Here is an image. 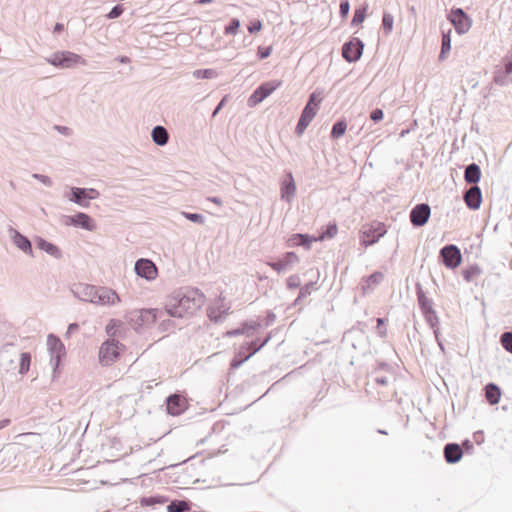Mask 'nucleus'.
<instances>
[{"label": "nucleus", "mask_w": 512, "mask_h": 512, "mask_svg": "<svg viewBox=\"0 0 512 512\" xmlns=\"http://www.w3.org/2000/svg\"><path fill=\"white\" fill-rule=\"evenodd\" d=\"M205 302V295L197 288L186 287L171 294L165 303L164 316L183 318L193 315Z\"/></svg>", "instance_id": "nucleus-1"}, {"label": "nucleus", "mask_w": 512, "mask_h": 512, "mask_svg": "<svg viewBox=\"0 0 512 512\" xmlns=\"http://www.w3.org/2000/svg\"><path fill=\"white\" fill-rule=\"evenodd\" d=\"M71 291L79 300L96 305H114L121 301L119 295L107 287H96L90 284L79 283L74 285Z\"/></svg>", "instance_id": "nucleus-2"}, {"label": "nucleus", "mask_w": 512, "mask_h": 512, "mask_svg": "<svg viewBox=\"0 0 512 512\" xmlns=\"http://www.w3.org/2000/svg\"><path fill=\"white\" fill-rule=\"evenodd\" d=\"M45 61L57 68L69 69L77 65H86V60L71 51H57L45 58Z\"/></svg>", "instance_id": "nucleus-3"}, {"label": "nucleus", "mask_w": 512, "mask_h": 512, "mask_svg": "<svg viewBox=\"0 0 512 512\" xmlns=\"http://www.w3.org/2000/svg\"><path fill=\"white\" fill-rule=\"evenodd\" d=\"M164 317L163 310L141 309L131 311L128 315V320L134 329H139L143 326H149Z\"/></svg>", "instance_id": "nucleus-4"}, {"label": "nucleus", "mask_w": 512, "mask_h": 512, "mask_svg": "<svg viewBox=\"0 0 512 512\" xmlns=\"http://www.w3.org/2000/svg\"><path fill=\"white\" fill-rule=\"evenodd\" d=\"M493 82L499 86H507L512 83V52L507 54L501 64L495 67Z\"/></svg>", "instance_id": "nucleus-5"}, {"label": "nucleus", "mask_w": 512, "mask_h": 512, "mask_svg": "<svg viewBox=\"0 0 512 512\" xmlns=\"http://www.w3.org/2000/svg\"><path fill=\"white\" fill-rule=\"evenodd\" d=\"M120 347H123V345L115 339H108L102 343L99 349L100 363L104 366H108L114 363L120 356Z\"/></svg>", "instance_id": "nucleus-6"}, {"label": "nucleus", "mask_w": 512, "mask_h": 512, "mask_svg": "<svg viewBox=\"0 0 512 512\" xmlns=\"http://www.w3.org/2000/svg\"><path fill=\"white\" fill-rule=\"evenodd\" d=\"M447 19L459 35L467 33L472 26V19L462 8H452Z\"/></svg>", "instance_id": "nucleus-7"}, {"label": "nucleus", "mask_w": 512, "mask_h": 512, "mask_svg": "<svg viewBox=\"0 0 512 512\" xmlns=\"http://www.w3.org/2000/svg\"><path fill=\"white\" fill-rule=\"evenodd\" d=\"M382 236H384V224L381 222L365 224L361 229V242L365 247L376 243Z\"/></svg>", "instance_id": "nucleus-8"}, {"label": "nucleus", "mask_w": 512, "mask_h": 512, "mask_svg": "<svg viewBox=\"0 0 512 512\" xmlns=\"http://www.w3.org/2000/svg\"><path fill=\"white\" fill-rule=\"evenodd\" d=\"M439 258L449 269L457 268L462 261L461 251L454 244H448L442 247L439 252Z\"/></svg>", "instance_id": "nucleus-9"}, {"label": "nucleus", "mask_w": 512, "mask_h": 512, "mask_svg": "<svg viewBox=\"0 0 512 512\" xmlns=\"http://www.w3.org/2000/svg\"><path fill=\"white\" fill-rule=\"evenodd\" d=\"M47 346L50 352V364L56 370L60 364L61 358L65 355V347L61 340L53 334L47 337Z\"/></svg>", "instance_id": "nucleus-10"}, {"label": "nucleus", "mask_w": 512, "mask_h": 512, "mask_svg": "<svg viewBox=\"0 0 512 512\" xmlns=\"http://www.w3.org/2000/svg\"><path fill=\"white\" fill-rule=\"evenodd\" d=\"M279 81H269L261 84L248 98V105L255 106L271 95L279 86Z\"/></svg>", "instance_id": "nucleus-11"}, {"label": "nucleus", "mask_w": 512, "mask_h": 512, "mask_svg": "<svg viewBox=\"0 0 512 512\" xmlns=\"http://www.w3.org/2000/svg\"><path fill=\"white\" fill-rule=\"evenodd\" d=\"M431 209L430 206L426 203L417 204L410 211V222L414 227H422L424 226L430 217Z\"/></svg>", "instance_id": "nucleus-12"}, {"label": "nucleus", "mask_w": 512, "mask_h": 512, "mask_svg": "<svg viewBox=\"0 0 512 512\" xmlns=\"http://www.w3.org/2000/svg\"><path fill=\"white\" fill-rule=\"evenodd\" d=\"M363 43L358 38H353L352 40L346 42L342 47V56L348 62L357 61L363 51Z\"/></svg>", "instance_id": "nucleus-13"}, {"label": "nucleus", "mask_w": 512, "mask_h": 512, "mask_svg": "<svg viewBox=\"0 0 512 512\" xmlns=\"http://www.w3.org/2000/svg\"><path fill=\"white\" fill-rule=\"evenodd\" d=\"M134 269L138 276L148 281L154 280L158 274L156 265L149 259L142 258L137 260Z\"/></svg>", "instance_id": "nucleus-14"}, {"label": "nucleus", "mask_w": 512, "mask_h": 512, "mask_svg": "<svg viewBox=\"0 0 512 512\" xmlns=\"http://www.w3.org/2000/svg\"><path fill=\"white\" fill-rule=\"evenodd\" d=\"M298 262L299 258L294 252H287L278 261L267 262V265L277 273H282L290 270Z\"/></svg>", "instance_id": "nucleus-15"}, {"label": "nucleus", "mask_w": 512, "mask_h": 512, "mask_svg": "<svg viewBox=\"0 0 512 512\" xmlns=\"http://www.w3.org/2000/svg\"><path fill=\"white\" fill-rule=\"evenodd\" d=\"M9 236L13 242V244L25 254L33 257V249L30 240L21 234L18 230L9 227L8 229Z\"/></svg>", "instance_id": "nucleus-16"}, {"label": "nucleus", "mask_w": 512, "mask_h": 512, "mask_svg": "<svg viewBox=\"0 0 512 512\" xmlns=\"http://www.w3.org/2000/svg\"><path fill=\"white\" fill-rule=\"evenodd\" d=\"M317 110L318 103H315V106H312L310 104L305 105L295 128L296 134L301 135L304 132V130L315 117Z\"/></svg>", "instance_id": "nucleus-17"}, {"label": "nucleus", "mask_w": 512, "mask_h": 512, "mask_svg": "<svg viewBox=\"0 0 512 512\" xmlns=\"http://www.w3.org/2000/svg\"><path fill=\"white\" fill-rule=\"evenodd\" d=\"M168 414L178 416L182 414L187 407L186 399L179 394H172L166 399Z\"/></svg>", "instance_id": "nucleus-18"}, {"label": "nucleus", "mask_w": 512, "mask_h": 512, "mask_svg": "<svg viewBox=\"0 0 512 512\" xmlns=\"http://www.w3.org/2000/svg\"><path fill=\"white\" fill-rule=\"evenodd\" d=\"M281 199L291 203L296 194V185L292 172H287L280 186Z\"/></svg>", "instance_id": "nucleus-19"}, {"label": "nucleus", "mask_w": 512, "mask_h": 512, "mask_svg": "<svg viewBox=\"0 0 512 512\" xmlns=\"http://www.w3.org/2000/svg\"><path fill=\"white\" fill-rule=\"evenodd\" d=\"M464 201L469 209H479L482 203V192L479 186H471L468 190H466L464 193Z\"/></svg>", "instance_id": "nucleus-20"}, {"label": "nucleus", "mask_w": 512, "mask_h": 512, "mask_svg": "<svg viewBox=\"0 0 512 512\" xmlns=\"http://www.w3.org/2000/svg\"><path fill=\"white\" fill-rule=\"evenodd\" d=\"M444 459L448 464L458 463L462 456L463 450L457 443H447L443 449Z\"/></svg>", "instance_id": "nucleus-21"}, {"label": "nucleus", "mask_w": 512, "mask_h": 512, "mask_svg": "<svg viewBox=\"0 0 512 512\" xmlns=\"http://www.w3.org/2000/svg\"><path fill=\"white\" fill-rule=\"evenodd\" d=\"M70 224L79 226L87 231H95L97 225L95 221L86 213L78 212L76 215L69 217Z\"/></svg>", "instance_id": "nucleus-22"}, {"label": "nucleus", "mask_w": 512, "mask_h": 512, "mask_svg": "<svg viewBox=\"0 0 512 512\" xmlns=\"http://www.w3.org/2000/svg\"><path fill=\"white\" fill-rule=\"evenodd\" d=\"M481 179V169L478 164L470 163L465 167L464 180L472 186L477 185Z\"/></svg>", "instance_id": "nucleus-23"}, {"label": "nucleus", "mask_w": 512, "mask_h": 512, "mask_svg": "<svg viewBox=\"0 0 512 512\" xmlns=\"http://www.w3.org/2000/svg\"><path fill=\"white\" fill-rule=\"evenodd\" d=\"M35 243L40 250L45 251L47 254L54 257L55 259L62 258V252L60 248L54 245L53 243L48 242L42 237H37Z\"/></svg>", "instance_id": "nucleus-24"}, {"label": "nucleus", "mask_w": 512, "mask_h": 512, "mask_svg": "<svg viewBox=\"0 0 512 512\" xmlns=\"http://www.w3.org/2000/svg\"><path fill=\"white\" fill-rule=\"evenodd\" d=\"M248 346L244 343L240 346L238 351L235 353L233 359L231 360L230 367L232 369L239 368L245 361H247L251 356V352H247Z\"/></svg>", "instance_id": "nucleus-25"}, {"label": "nucleus", "mask_w": 512, "mask_h": 512, "mask_svg": "<svg viewBox=\"0 0 512 512\" xmlns=\"http://www.w3.org/2000/svg\"><path fill=\"white\" fill-rule=\"evenodd\" d=\"M485 398L490 405H496L501 398V389L495 383H488L485 388Z\"/></svg>", "instance_id": "nucleus-26"}, {"label": "nucleus", "mask_w": 512, "mask_h": 512, "mask_svg": "<svg viewBox=\"0 0 512 512\" xmlns=\"http://www.w3.org/2000/svg\"><path fill=\"white\" fill-rule=\"evenodd\" d=\"M151 136H152L153 142L159 146L166 145L169 140L168 131L163 126L154 127L152 130Z\"/></svg>", "instance_id": "nucleus-27"}, {"label": "nucleus", "mask_w": 512, "mask_h": 512, "mask_svg": "<svg viewBox=\"0 0 512 512\" xmlns=\"http://www.w3.org/2000/svg\"><path fill=\"white\" fill-rule=\"evenodd\" d=\"M383 280V274L381 272H375L367 277L362 284V290L364 294L372 291L375 286L379 285Z\"/></svg>", "instance_id": "nucleus-28"}, {"label": "nucleus", "mask_w": 512, "mask_h": 512, "mask_svg": "<svg viewBox=\"0 0 512 512\" xmlns=\"http://www.w3.org/2000/svg\"><path fill=\"white\" fill-rule=\"evenodd\" d=\"M416 294H417V300H418V304H419V307H420V310L422 313L424 312H427L428 310H433V302L431 299H429L422 287L418 284L417 285V291H416Z\"/></svg>", "instance_id": "nucleus-29"}, {"label": "nucleus", "mask_w": 512, "mask_h": 512, "mask_svg": "<svg viewBox=\"0 0 512 512\" xmlns=\"http://www.w3.org/2000/svg\"><path fill=\"white\" fill-rule=\"evenodd\" d=\"M69 200L78 204L81 207L86 208L89 206V202L87 201L86 195L84 194V188L72 187Z\"/></svg>", "instance_id": "nucleus-30"}, {"label": "nucleus", "mask_w": 512, "mask_h": 512, "mask_svg": "<svg viewBox=\"0 0 512 512\" xmlns=\"http://www.w3.org/2000/svg\"><path fill=\"white\" fill-rule=\"evenodd\" d=\"M422 314H423V316L425 318V321L429 325V327L433 330L435 338L438 339V334H439V318L437 316L436 311L434 309L430 310V311L428 310L427 312H424Z\"/></svg>", "instance_id": "nucleus-31"}, {"label": "nucleus", "mask_w": 512, "mask_h": 512, "mask_svg": "<svg viewBox=\"0 0 512 512\" xmlns=\"http://www.w3.org/2000/svg\"><path fill=\"white\" fill-rule=\"evenodd\" d=\"M310 244L311 240L309 239L308 235L304 234H293L287 241V245L289 247L304 246L309 248Z\"/></svg>", "instance_id": "nucleus-32"}, {"label": "nucleus", "mask_w": 512, "mask_h": 512, "mask_svg": "<svg viewBox=\"0 0 512 512\" xmlns=\"http://www.w3.org/2000/svg\"><path fill=\"white\" fill-rule=\"evenodd\" d=\"M451 50V29L447 32L442 31L441 51L439 54V60H444L447 53Z\"/></svg>", "instance_id": "nucleus-33"}, {"label": "nucleus", "mask_w": 512, "mask_h": 512, "mask_svg": "<svg viewBox=\"0 0 512 512\" xmlns=\"http://www.w3.org/2000/svg\"><path fill=\"white\" fill-rule=\"evenodd\" d=\"M190 503L185 500H173L167 506L168 512H187L190 510Z\"/></svg>", "instance_id": "nucleus-34"}, {"label": "nucleus", "mask_w": 512, "mask_h": 512, "mask_svg": "<svg viewBox=\"0 0 512 512\" xmlns=\"http://www.w3.org/2000/svg\"><path fill=\"white\" fill-rule=\"evenodd\" d=\"M271 337V333H268V335L262 341L256 339L251 342H245L244 344L248 346L249 352H251V354L254 355L270 341Z\"/></svg>", "instance_id": "nucleus-35"}, {"label": "nucleus", "mask_w": 512, "mask_h": 512, "mask_svg": "<svg viewBox=\"0 0 512 512\" xmlns=\"http://www.w3.org/2000/svg\"><path fill=\"white\" fill-rule=\"evenodd\" d=\"M262 326L259 321L250 320L241 324L243 335L253 337L254 333Z\"/></svg>", "instance_id": "nucleus-36"}, {"label": "nucleus", "mask_w": 512, "mask_h": 512, "mask_svg": "<svg viewBox=\"0 0 512 512\" xmlns=\"http://www.w3.org/2000/svg\"><path fill=\"white\" fill-rule=\"evenodd\" d=\"M481 269L478 265H471L462 271L463 278L466 282H472L481 274Z\"/></svg>", "instance_id": "nucleus-37"}, {"label": "nucleus", "mask_w": 512, "mask_h": 512, "mask_svg": "<svg viewBox=\"0 0 512 512\" xmlns=\"http://www.w3.org/2000/svg\"><path fill=\"white\" fill-rule=\"evenodd\" d=\"M315 289H316L315 282H309V283H306L304 286L300 287V291H299L298 297L294 301V305L297 306L302 299L309 296L312 293V291Z\"/></svg>", "instance_id": "nucleus-38"}, {"label": "nucleus", "mask_w": 512, "mask_h": 512, "mask_svg": "<svg viewBox=\"0 0 512 512\" xmlns=\"http://www.w3.org/2000/svg\"><path fill=\"white\" fill-rule=\"evenodd\" d=\"M226 312H227V309L221 310L220 308L209 307L208 308V317L210 318L211 321L218 323L224 319Z\"/></svg>", "instance_id": "nucleus-39"}, {"label": "nucleus", "mask_w": 512, "mask_h": 512, "mask_svg": "<svg viewBox=\"0 0 512 512\" xmlns=\"http://www.w3.org/2000/svg\"><path fill=\"white\" fill-rule=\"evenodd\" d=\"M193 76L196 79H213L218 76V72L215 69H198L193 72Z\"/></svg>", "instance_id": "nucleus-40"}, {"label": "nucleus", "mask_w": 512, "mask_h": 512, "mask_svg": "<svg viewBox=\"0 0 512 512\" xmlns=\"http://www.w3.org/2000/svg\"><path fill=\"white\" fill-rule=\"evenodd\" d=\"M346 128H347V124L345 121H337L333 127H332V130H331V137L333 139H338L340 138L341 136L344 135L345 131H346Z\"/></svg>", "instance_id": "nucleus-41"}, {"label": "nucleus", "mask_w": 512, "mask_h": 512, "mask_svg": "<svg viewBox=\"0 0 512 512\" xmlns=\"http://www.w3.org/2000/svg\"><path fill=\"white\" fill-rule=\"evenodd\" d=\"M30 363H31L30 353H28V352L21 353L19 373L22 375L26 374L29 371Z\"/></svg>", "instance_id": "nucleus-42"}, {"label": "nucleus", "mask_w": 512, "mask_h": 512, "mask_svg": "<svg viewBox=\"0 0 512 512\" xmlns=\"http://www.w3.org/2000/svg\"><path fill=\"white\" fill-rule=\"evenodd\" d=\"M500 343L507 352L512 354V331L502 333Z\"/></svg>", "instance_id": "nucleus-43"}, {"label": "nucleus", "mask_w": 512, "mask_h": 512, "mask_svg": "<svg viewBox=\"0 0 512 512\" xmlns=\"http://www.w3.org/2000/svg\"><path fill=\"white\" fill-rule=\"evenodd\" d=\"M366 17V7H360L355 10L354 16L351 20V26H358L360 25Z\"/></svg>", "instance_id": "nucleus-44"}, {"label": "nucleus", "mask_w": 512, "mask_h": 512, "mask_svg": "<svg viewBox=\"0 0 512 512\" xmlns=\"http://www.w3.org/2000/svg\"><path fill=\"white\" fill-rule=\"evenodd\" d=\"M181 215L184 218H186L187 220L194 222L196 224H199V225L205 224V217L202 214L182 211Z\"/></svg>", "instance_id": "nucleus-45"}, {"label": "nucleus", "mask_w": 512, "mask_h": 512, "mask_svg": "<svg viewBox=\"0 0 512 512\" xmlns=\"http://www.w3.org/2000/svg\"><path fill=\"white\" fill-rule=\"evenodd\" d=\"M240 27V21L237 18L231 19L230 23L225 27V35H236Z\"/></svg>", "instance_id": "nucleus-46"}, {"label": "nucleus", "mask_w": 512, "mask_h": 512, "mask_svg": "<svg viewBox=\"0 0 512 512\" xmlns=\"http://www.w3.org/2000/svg\"><path fill=\"white\" fill-rule=\"evenodd\" d=\"M337 231H338V229H337L336 224H329L326 227V230L321 233L319 239L324 240V239L333 238L337 234Z\"/></svg>", "instance_id": "nucleus-47"}, {"label": "nucleus", "mask_w": 512, "mask_h": 512, "mask_svg": "<svg viewBox=\"0 0 512 512\" xmlns=\"http://www.w3.org/2000/svg\"><path fill=\"white\" fill-rule=\"evenodd\" d=\"M300 285H301V280L298 275H291L287 278V287L289 289L298 288V287H300Z\"/></svg>", "instance_id": "nucleus-48"}, {"label": "nucleus", "mask_w": 512, "mask_h": 512, "mask_svg": "<svg viewBox=\"0 0 512 512\" xmlns=\"http://www.w3.org/2000/svg\"><path fill=\"white\" fill-rule=\"evenodd\" d=\"M32 177L38 181H40L41 183H43L45 186L47 187H51L53 182L51 180V178L49 176H46V175H43V174H38V173H34L32 174Z\"/></svg>", "instance_id": "nucleus-49"}, {"label": "nucleus", "mask_w": 512, "mask_h": 512, "mask_svg": "<svg viewBox=\"0 0 512 512\" xmlns=\"http://www.w3.org/2000/svg\"><path fill=\"white\" fill-rule=\"evenodd\" d=\"M123 7L121 5L114 6L111 11L107 14L108 19H115L122 15Z\"/></svg>", "instance_id": "nucleus-50"}, {"label": "nucleus", "mask_w": 512, "mask_h": 512, "mask_svg": "<svg viewBox=\"0 0 512 512\" xmlns=\"http://www.w3.org/2000/svg\"><path fill=\"white\" fill-rule=\"evenodd\" d=\"M84 194L86 195V199L89 200L97 199L100 196V193L97 189L94 188H84Z\"/></svg>", "instance_id": "nucleus-51"}, {"label": "nucleus", "mask_w": 512, "mask_h": 512, "mask_svg": "<svg viewBox=\"0 0 512 512\" xmlns=\"http://www.w3.org/2000/svg\"><path fill=\"white\" fill-rule=\"evenodd\" d=\"M349 10H350V4H349L348 0L341 1L340 6H339L340 16L342 18L347 17V15L349 14Z\"/></svg>", "instance_id": "nucleus-52"}, {"label": "nucleus", "mask_w": 512, "mask_h": 512, "mask_svg": "<svg viewBox=\"0 0 512 512\" xmlns=\"http://www.w3.org/2000/svg\"><path fill=\"white\" fill-rule=\"evenodd\" d=\"M272 52V47L268 46V47H258V57L259 59H265L267 57L270 56Z\"/></svg>", "instance_id": "nucleus-53"}, {"label": "nucleus", "mask_w": 512, "mask_h": 512, "mask_svg": "<svg viewBox=\"0 0 512 512\" xmlns=\"http://www.w3.org/2000/svg\"><path fill=\"white\" fill-rule=\"evenodd\" d=\"M383 117H384V113H383V110L380 108L373 110L370 114V119L374 122L380 121L381 119H383Z\"/></svg>", "instance_id": "nucleus-54"}, {"label": "nucleus", "mask_w": 512, "mask_h": 512, "mask_svg": "<svg viewBox=\"0 0 512 512\" xmlns=\"http://www.w3.org/2000/svg\"><path fill=\"white\" fill-rule=\"evenodd\" d=\"M59 133L65 135V136H71L72 135V129L67 126H60L56 125L54 127Z\"/></svg>", "instance_id": "nucleus-55"}, {"label": "nucleus", "mask_w": 512, "mask_h": 512, "mask_svg": "<svg viewBox=\"0 0 512 512\" xmlns=\"http://www.w3.org/2000/svg\"><path fill=\"white\" fill-rule=\"evenodd\" d=\"M276 315L273 312H268L265 318L264 326L268 327L274 323Z\"/></svg>", "instance_id": "nucleus-56"}, {"label": "nucleus", "mask_w": 512, "mask_h": 512, "mask_svg": "<svg viewBox=\"0 0 512 512\" xmlns=\"http://www.w3.org/2000/svg\"><path fill=\"white\" fill-rule=\"evenodd\" d=\"M321 98L320 97H317L316 93H312L310 96H309V100L307 102V104H310L312 106H315V103H318V105L320 104L321 102Z\"/></svg>", "instance_id": "nucleus-57"}, {"label": "nucleus", "mask_w": 512, "mask_h": 512, "mask_svg": "<svg viewBox=\"0 0 512 512\" xmlns=\"http://www.w3.org/2000/svg\"><path fill=\"white\" fill-rule=\"evenodd\" d=\"M262 27V24L260 21H256L255 23H252L249 27H248V30L250 33H255V32H258L260 31Z\"/></svg>", "instance_id": "nucleus-58"}, {"label": "nucleus", "mask_w": 512, "mask_h": 512, "mask_svg": "<svg viewBox=\"0 0 512 512\" xmlns=\"http://www.w3.org/2000/svg\"><path fill=\"white\" fill-rule=\"evenodd\" d=\"M226 335L228 337H233V336H238V335H243V329L242 327H238L236 329H233V330H230V331H227L226 332Z\"/></svg>", "instance_id": "nucleus-59"}, {"label": "nucleus", "mask_w": 512, "mask_h": 512, "mask_svg": "<svg viewBox=\"0 0 512 512\" xmlns=\"http://www.w3.org/2000/svg\"><path fill=\"white\" fill-rule=\"evenodd\" d=\"M393 27V17L389 14H386V34L392 30Z\"/></svg>", "instance_id": "nucleus-60"}, {"label": "nucleus", "mask_w": 512, "mask_h": 512, "mask_svg": "<svg viewBox=\"0 0 512 512\" xmlns=\"http://www.w3.org/2000/svg\"><path fill=\"white\" fill-rule=\"evenodd\" d=\"M79 329V325L77 323H71L69 326H68V329H67V332H66V335L69 336L71 335L72 333L78 331Z\"/></svg>", "instance_id": "nucleus-61"}, {"label": "nucleus", "mask_w": 512, "mask_h": 512, "mask_svg": "<svg viewBox=\"0 0 512 512\" xmlns=\"http://www.w3.org/2000/svg\"><path fill=\"white\" fill-rule=\"evenodd\" d=\"M206 200L210 201V202H212V203H214V204H216L217 206H220V207L223 205V201L219 197H215V196L207 197Z\"/></svg>", "instance_id": "nucleus-62"}, {"label": "nucleus", "mask_w": 512, "mask_h": 512, "mask_svg": "<svg viewBox=\"0 0 512 512\" xmlns=\"http://www.w3.org/2000/svg\"><path fill=\"white\" fill-rule=\"evenodd\" d=\"M63 30H64V25L62 23H56V25L54 26V32L60 33Z\"/></svg>", "instance_id": "nucleus-63"}, {"label": "nucleus", "mask_w": 512, "mask_h": 512, "mask_svg": "<svg viewBox=\"0 0 512 512\" xmlns=\"http://www.w3.org/2000/svg\"><path fill=\"white\" fill-rule=\"evenodd\" d=\"M10 419L6 418L0 421V430L7 427L10 424Z\"/></svg>", "instance_id": "nucleus-64"}]
</instances>
